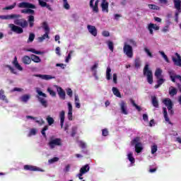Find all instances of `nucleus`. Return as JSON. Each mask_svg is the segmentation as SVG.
<instances>
[{
    "label": "nucleus",
    "instance_id": "obj_44",
    "mask_svg": "<svg viewBox=\"0 0 181 181\" xmlns=\"http://www.w3.org/2000/svg\"><path fill=\"white\" fill-rule=\"evenodd\" d=\"M100 2V1L97 0L95 2V5L93 7V11L95 12L96 13L98 12V3Z\"/></svg>",
    "mask_w": 181,
    "mask_h": 181
},
{
    "label": "nucleus",
    "instance_id": "obj_60",
    "mask_svg": "<svg viewBox=\"0 0 181 181\" xmlns=\"http://www.w3.org/2000/svg\"><path fill=\"white\" fill-rule=\"evenodd\" d=\"M8 68L13 73V74H18V71H16V69H13V67L8 66Z\"/></svg>",
    "mask_w": 181,
    "mask_h": 181
},
{
    "label": "nucleus",
    "instance_id": "obj_14",
    "mask_svg": "<svg viewBox=\"0 0 181 181\" xmlns=\"http://www.w3.org/2000/svg\"><path fill=\"white\" fill-rule=\"evenodd\" d=\"M169 74H170L171 81H173V83H175L176 81V79L179 80L181 82L180 75H176L174 71H169Z\"/></svg>",
    "mask_w": 181,
    "mask_h": 181
},
{
    "label": "nucleus",
    "instance_id": "obj_2",
    "mask_svg": "<svg viewBox=\"0 0 181 181\" xmlns=\"http://www.w3.org/2000/svg\"><path fill=\"white\" fill-rule=\"evenodd\" d=\"M63 145V141L60 138H56L54 136H52L49 138L48 146L50 149H54L56 146H62Z\"/></svg>",
    "mask_w": 181,
    "mask_h": 181
},
{
    "label": "nucleus",
    "instance_id": "obj_37",
    "mask_svg": "<svg viewBox=\"0 0 181 181\" xmlns=\"http://www.w3.org/2000/svg\"><path fill=\"white\" fill-rule=\"evenodd\" d=\"M28 22L30 25V28H33V25H35V17L33 16H28Z\"/></svg>",
    "mask_w": 181,
    "mask_h": 181
},
{
    "label": "nucleus",
    "instance_id": "obj_19",
    "mask_svg": "<svg viewBox=\"0 0 181 181\" xmlns=\"http://www.w3.org/2000/svg\"><path fill=\"white\" fill-rule=\"evenodd\" d=\"M24 169L25 170H31V171H34L36 172V170H37L38 172H43V170H40V168L36 167V166H33V165H24Z\"/></svg>",
    "mask_w": 181,
    "mask_h": 181
},
{
    "label": "nucleus",
    "instance_id": "obj_24",
    "mask_svg": "<svg viewBox=\"0 0 181 181\" xmlns=\"http://www.w3.org/2000/svg\"><path fill=\"white\" fill-rule=\"evenodd\" d=\"M26 119H31V121H35L37 124H40V125H42V124H45V121L41 119L40 120H37V117H33L32 116H26Z\"/></svg>",
    "mask_w": 181,
    "mask_h": 181
},
{
    "label": "nucleus",
    "instance_id": "obj_56",
    "mask_svg": "<svg viewBox=\"0 0 181 181\" xmlns=\"http://www.w3.org/2000/svg\"><path fill=\"white\" fill-rule=\"evenodd\" d=\"M33 40H35V35L33 33H30L28 42H33Z\"/></svg>",
    "mask_w": 181,
    "mask_h": 181
},
{
    "label": "nucleus",
    "instance_id": "obj_52",
    "mask_svg": "<svg viewBox=\"0 0 181 181\" xmlns=\"http://www.w3.org/2000/svg\"><path fill=\"white\" fill-rule=\"evenodd\" d=\"M27 52H31V53H35V54H42L40 51H36L35 49H28Z\"/></svg>",
    "mask_w": 181,
    "mask_h": 181
},
{
    "label": "nucleus",
    "instance_id": "obj_29",
    "mask_svg": "<svg viewBox=\"0 0 181 181\" xmlns=\"http://www.w3.org/2000/svg\"><path fill=\"white\" fill-rule=\"evenodd\" d=\"M22 62L24 64H30L32 63V59L29 56H24L22 59Z\"/></svg>",
    "mask_w": 181,
    "mask_h": 181
},
{
    "label": "nucleus",
    "instance_id": "obj_64",
    "mask_svg": "<svg viewBox=\"0 0 181 181\" xmlns=\"http://www.w3.org/2000/svg\"><path fill=\"white\" fill-rule=\"evenodd\" d=\"M112 78H113V82L115 83V84H117V74H113Z\"/></svg>",
    "mask_w": 181,
    "mask_h": 181
},
{
    "label": "nucleus",
    "instance_id": "obj_27",
    "mask_svg": "<svg viewBox=\"0 0 181 181\" xmlns=\"http://www.w3.org/2000/svg\"><path fill=\"white\" fill-rule=\"evenodd\" d=\"M0 100L2 101H4V103H8V99L6 98V96L5 95V91L4 90L1 89L0 90Z\"/></svg>",
    "mask_w": 181,
    "mask_h": 181
},
{
    "label": "nucleus",
    "instance_id": "obj_47",
    "mask_svg": "<svg viewBox=\"0 0 181 181\" xmlns=\"http://www.w3.org/2000/svg\"><path fill=\"white\" fill-rule=\"evenodd\" d=\"M47 122L49 125H52V124H53L54 123V119H53V117L47 116Z\"/></svg>",
    "mask_w": 181,
    "mask_h": 181
},
{
    "label": "nucleus",
    "instance_id": "obj_3",
    "mask_svg": "<svg viewBox=\"0 0 181 181\" xmlns=\"http://www.w3.org/2000/svg\"><path fill=\"white\" fill-rule=\"evenodd\" d=\"M139 137H136L131 141V145L132 146H135V151L136 153H141L142 151H144V146H142V144L139 142Z\"/></svg>",
    "mask_w": 181,
    "mask_h": 181
},
{
    "label": "nucleus",
    "instance_id": "obj_33",
    "mask_svg": "<svg viewBox=\"0 0 181 181\" xmlns=\"http://www.w3.org/2000/svg\"><path fill=\"white\" fill-rule=\"evenodd\" d=\"M31 60L34 62V63H40V62H42V59H40V57L35 54H31Z\"/></svg>",
    "mask_w": 181,
    "mask_h": 181
},
{
    "label": "nucleus",
    "instance_id": "obj_38",
    "mask_svg": "<svg viewBox=\"0 0 181 181\" xmlns=\"http://www.w3.org/2000/svg\"><path fill=\"white\" fill-rule=\"evenodd\" d=\"M106 78L107 80H111L112 76H111V68L107 67L106 70Z\"/></svg>",
    "mask_w": 181,
    "mask_h": 181
},
{
    "label": "nucleus",
    "instance_id": "obj_11",
    "mask_svg": "<svg viewBox=\"0 0 181 181\" xmlns=\"http://www.w3.org/2000/svg\"><path fill=\"white\" fill-rule=\"evenodd\" d=\"M8 28L11 29L12 32H15V33H18V35L23 33V29L19 26L15 25L14 24H9Z\"/></svg>",
    "mask_w": 181,
    "mask_h": 181
},
{
    "label": "nucleus",
    "instance_id": "obj_21",
    "mask_svg": "<svg viewBox=\"0 0 181 181\" xmlns=\"http://www.w3.org/2000/svg\"><path fill=\"white\" fill-rule=\"evenodd\" d=\"M127 159L131 163V166H134V163H135V158H134V153L129 151L127 152Z\"/></svg>",
    "mask_w": 181,
    "mask_h": 181
},
{
    "label": "nucleus",
    "instance_id": "obj_30",
    "mask_svg": "<svg viewBox=\"0 0 181 181\" xmlns=\"http://www.w3.org/2000/svg\"><path fill=\"white\" fill-rule=\"evenodd\" d=\"M169 94L171 95V97H173V95H176L177 94V89L176 88H174L173 86H170L169 88Z\"/></svg>",
    "mask_w": 181,
    "mask_h": 181
},
{
    "label": "nucleus",
    "instance_id": "obj_61",
    "mask_svg": "<svg viewBox=\"0 0 181 181\" xmlns=\"http://www.w3.org/2000/svg\"><path fill=\"white\" fill-rule=\"evenodd\" d=\"M66 94H67V95H69L70 97H73V90H71V88H68L66 90Z\"/></svg>",
    "mask_w": 181,
    "mask_h": 181
},
{
    "label": "nucleus",
    "instance_id": "obj_45",
    "mask_svg": "<svg viewBox=\"0 0 181 181\" xmlns=\"http://www.w3.org/2000/svg\"><path fill=\"white\" fill-rule=\"evenodd\" d=\"M148 8L153 9V11H159L160 8L155 4H148Z\"/></svg>",
    "mask_w": 181,
    "mask_h": 181
},
{
    "label": "nucleus",
    "instance_id": "obj_4",
    "mask_svg": "<svg viewBox=\"0 0 181 181\" xmlns=\"http://www.w3.org/2000/svg\"><path fill=\"white\" fill-rule=\"evenodd\" d=\"M144 74L147 77V81L149 84H152L153 83V76L152 74V71L149 69V65L146 64L144 69Z\"/></svg>",
    "mask_w": 181,
    "mask_h": 181
},
{
    "label": "nucleus",
    "instance_id": "obj_7",
    "mask_svg": "<svg viewBox=\"0 0 181 181\" xmlns=\"http://www.w3.org/2000/svg\"><path fill=\"white\" fill-rule=\"evenodd\" d=\"M90 170V165L88 164L86 165H83L79 171V173L76 175V177H78L80 180H83V175H86L88 172Z\"/></svg>",
    "mask_w": 181,
    "mask_h": 181
},
{
    "label": "nucleus",
    "instance_id": "obj_15",
    "mask_svg": "<svg viewBox=\"0 0 181 181\" xmlns=\"http://www.w3.org/2000/svg\"><path fill=\"white\" fill-rule=\"evenodd\" d=\"M97 69H98V62H95L94 64L90 67V70L95 80H98V76L97 75Z\"/></svg>",
    "mask_w": 181,
    "mask_h": 181
},
{
    "label": "nucleus",
    "instance_id": "obj_35",
    "mask_svg": "<svg viewBox=\"0 0 181 181\" xmlns=\"http://www.w3.org/2000/svg\"><path fill=\"white\" fill-rule=\"evenodd\" d=\"M163 110L165 121L170 124H172V122H170V120L169 119V117H168V112L166 111V107H163Z\"/></svg>",
    "mask_w": 181,
    "mask_h": 181
},
{
    "label": "nucleus",
    "instance_id": "obj_50",
    "mask_svg": "<svg viewBox=\"0 0 181 181\" xmlns=\"http://www.w3.org/2000/svg\"><path fill=\"white\" fill-rule=\"evenodd\" d=\"M135 67L136 69H139V67H141V59L139 58L136 59L135 60Z\"/></svg>",
    "mask_w": 181,
    "mask_h": 181
},
{
    "label": "nucleus",
    "instance_id": "obj_48",
    "mask_svg": "<svg viewBox=\"0 0 181 181\" xmlns=\"http://www.w3.org/2000/svg\"><path fill=\"white\" fill-rule=\"evenodd\" d=\"M131 103L133 105V107H135L136 110H137V111H141V107H139L138 105H136V103H135V101H134L133 100H131Z\"/></svg>",
    "mask_w": 181,
    "mask_h": 181
},
{
    "label": "nucleus",
    "instance_id": "obj_25",
    "mask_svg": "<svg viewBox=\"0 0 181 181\" xmlns=\"http://www.w3.org/2000/svg\"><path fill=\"white\" fill-rule=\"evenodd\" d=\"M174 6L178 12H181V0H173Z\"/></svg>",
    "mask_w": 181,
    "mask_h": 181
},
{
    "label": "nucleus",
    "instance_id": "obj_12",
    "mask_svg": "<svg viewBox=\"0 0 181 181\" xmlns=\"http://www.w3.org/2000/svg\"><path fill=\"white\" fill-rule=\"evenodd\" d=\"M159 26L156 24L151 23L148 25V30L150 35H153V30H159Z\"/></svg>",
    "mask_w": 181,
    "mask_h": 181
},
{
    "label": "nucleus",
    "instance_id": "obj_34",
    "mask_svg": "<svg viewBox=\"0 0 181 181\" xmlns=\"http://www.w3.org/2000/svg\"><path fill=\"white\" fill-rule=\"evenodd\" d=\"M62 6L64 9L69 11L70 9V4L67 0H62Z\"/></svg>",
    "mask_w": 181,
    "mask_h": 181
},
{
    "label": "nucleus",
    "instance_id": "obj_41",
    "mask_svg": "<svg viewBox=\"0 0 181 181\" xmlns=\"http://www.w3.org/2000/svg\"><path fill=\"white\" fill-rule=\"evenodd\" d=\"M155 76L156 77H157V78H160V76H162V69L158 68L156 70Z\"/></svg>",
    "mask_w": 181,
    "mask_h": 181
},
{
    "label": "nucleus",
    "instance_id": "obj_53",
    "mask_svg": "<svg viewBox=\"0 0 181 181\" xmlns=\"http://www.w3.org/2000/svg\"><path fill=\"white\" fill-rule=\"evenodd\" d=\"M48 129H49V127L45 126V127L42 129L41 132L42 135H43L45 138H46V131H47Z\"/></svg>",
    "mask_w": 181,
    "mask_h": 181
},
{
    "label": "nucleus",
    "instance_id": "obj_16",
    "mask_svg": "<svg viewBox=\"0 0 181 181\" xmlns=\"http://www.w3.org/2000/svg\"><path fill=\"white\" fill-rule=\"evenodd\" d=\"M67 105H68V119H69V121H72L73 120V105L70 102L67 103Z\"/></svg>",
    "mask_w": 181,
    "mask_h": 181
},
{
    "label": "nucleus",
    "instance_id": "obj_32",
    "mask_svg": "<svg viewBox=\"0 0 181 181\" xmlns=\"http://www.w3.org/2000/svg\"><path fill=\"white\" fill-rule=\"evenodd\" d=\"M112 90L114 95H115L116 97H118L119 98H121V93H119V90H118V88H117L116 87H113L112 88Z\"/></svg>",
    "mask_w": 181,
    "mask_h": 181
},
{
    "label": "nucleus",
    "instance_id": "obj_49",
    "mask_svg": "<svg viewBox=\"0 0 181 181\" xmlns=\"http://www.w3.org/2000/svg\"><path fill=\"white\" fill-rule=\"evenodd\" d=\"M47 91H48V93L50 95H52V97H56V92H54L53 89H52V88H48Z\"/></svg>",
    "mask_w": 181,
    "mask_h": 181
},
{
    "label": "nucleus",
    "instance_id": "obj_36",
    "mask_svg": "<svg viewBox=\"0 0 181 181\" xmlns=\"http://www.w3.org/2000/svg\"><path fill=\"white\" fill-rule=\"evenodd\" d=\"M38 100L42 104V107H45V108H46L47 107V101L46 100L45 98H42L41 97H38Z\"/></svg>",
    "mask_w": 181,
    "mask_h": 181
},
{
    "label": "nucleus",
    "instance_id": "obj_9",
    "mask_svg": "<svg viewBox=\"0 0 181 181\" xmlns=\"http://www.w3.org/2000/svg\"><path fill=\"white\" fill-rule=\"evenodd\" d=\"M21 15L19 14H10L6 16H0V19L3 21H11V19H19Z\"/></svg>",
    "mask_w": 181,
    "mask_h": 181
},
{
    "label": "nucleus",
    "instance_id": "obj_1",
    "mask_svg": "<svg viewBox=\"0 0 181 181\" xmlns=\"http://www.w3.org/2000/svg\"><path fill=\"white\" fill-rule=\"evenodd\" d=\"M136 47V41L133 39H129L127 42H124L123 46V53L128 57L129 59H132L134 57V49L132 48Z\"/></svg>",
    "mask_w": 181,
    "mask_h": 181
},
{
    "label": "nucleus",
    "instance_id": "obj_55",
    "mask_svg": "<svg viewBox=\"0 0 181 181\" xmlns=\"http://www.w3.org/2000/svg\"><path fill=\"white\" fill-rule=\"evenodd\" d=\"M49 163H54V162H59V158L54 157L48 160Z\"/></svg>",
    "mask_w": 181,
    "mask_h": 181
},
{
    "label": "nucleus",
    "instance_id": "obj_62",
    "mask_svg": "<svg viewBox=\"0 0 181 181\" xmlns=\"http://www.w3.org/2000/svg\"><path fill=\"white\" fill-rule=\"evenodd\" d=\"M76 132H77V127H72L71 136H74V135H76Z\"/></svg>",
    "mask_w": 181,
    "mask_h": 181
},
{
    "label": "nucleus",
    "instance_id": "obj_63",
    "mask_svg": "<svg viewBox=\"0 0 181 181\" xmlns=\"http://www.w3.org/2000/svg\"><path fill=\"white\" fill-rule=\"evenodd\" d=\"M14 19V23L15 25H18L20 26L21 22L22 21V19H18V18H13Z\"/></svg>",
    "mask_w": 181,
    "mask_h": 181
},
{
    "label": "nucleus",
    "instance_id": "obj_46",
    "mask_svg": "<svg viewBox=\"0 0 181 181\" xmlns=\"http://www.w3.org/2000/svg\"><path fill=\"white\" fill-rule=\"evenodd\" d=\"M20 26H21V28H26L28 26V21H26V20L21 19Z\"/></svg>",
    "mask_w": 181,
    "mask_h": 181
},
{
    "label": "nucleus",
    "instance_id": "obj_5",
    "mask_svg": "<svg viewBox=\"0 0 181 181\" xmlns=\"http://www.w3.org/2000/svg\"><path fill=\"white\" fill-rule=\"evenodd\" d=\"M42 28L45 31V33L42 36L38 37L39 42H43L45 39H50V37H49V33H50V28H49V25H47V23L44 22L42 23Z\"/></svg>",
    "mask_w": 181,
    "mask_h": 181
},
{
    "label": "nucleus",
    "instance_id": "obj_26",
    "mask_svg": "<svg viewBox=\"0 0 181 181\" xmlns=\"http://www.w3.org/2000/svg\"><path fill=\"white\" fill-rule=\"evenodd\" d=\"M64 115L65 112L64 110H62L59 112V118H60V122H61V128H63V125L64 124Z\"/></svg>",
    "mask_w": 181,
    "mask_h": 181
},
{
    "label": "nucleus",
    "instance_id": "obj_6",
    "mask_svg": "<svg viewBox=\"0 0 181 181\" xmlns=\"http://www.w3.org/2000/svg\"><path fill=\"white\" fill-rule=\"evenodd\" d=\"M119 105L120 107V112L123 114L124 115H128L129 114V110H128V105H127V103L125 101L122 100Z\"/></svg>",
    "mask_w": 181,
    "mask_h": 181
},
{
    "label": "nucleus",
    "instance_id": "obj_20",
    "mask_svg": "<svg viewBox=\"0 0 181 181\" xmlns=\"http://www.w3.org/2000/svg\"><path fill=\"white\" fill-rule=\"evenodd\" d=\"M35 76V77H39V78H41L42 80H52L53 78H55V77L52 76V75L36 74Z\"/></svg>",
    "mask_w": 181,
    "mask_h": 181
},
{
    "label": "nucleus",
    "instance_id": "obj_8",
    "mask_svg": "<svg viewBox=\"0 0 181 181\" xmlns=\"http://www.w3.org/2000/svg\"><path fill=\"white\" fill-rule=\"evenodd\" d=\"M163 103L167 107L168 112L173 114V110H172L173 108V103H172V100L170 98H165L163 100Z\"/></svg>",
    "mask_w": 181,
    "mask_h": 181
},
{
    "label": "nucleus",
    "instance_id": "obj_39",
    "mask_svg": "<svg viewBox=\"0 0 181 181\" xmlns=\"http://www.w3.org/2000/svg\"><path fill=\"white\" fill-rule=\"evenodd\" d=\"M36 93H37V94H38V95H40V97H43L44 98H46L47 97L45 93H43V92H42V90H40V88H36Z\"/></svg>",
    "mask_w": 181,
    "mask_h": 181
},
{
    "label": "nucleus",
    "instance_id": "obj_17",
    "mask_svg": "<svg viewBox=\"0 0 181 181\" xmlns=\"http://www.w3.org/2000/svg\"><path fill=\"white\" fill-rule=\"evenodd\" d=\"M102 12H105L106 13H108V6L109 4L107 0H102L101 4H100Z\"/></svg>",
    "mask_w": 181,
    "mask_h": 181
},
{
    "label": "nucleus",
    "instance_id": "obj_54",
    "mask_svg": "<svg viewBox=\"0 0 181 181\" xmlns=\"http://www.w3.org/2000/svg\"><path fill=\"white\" fill-rule=\"evenodd\" d=\"M78 146L82 148V149H84V148H86L87 145L86 144V143H84L83 141H78Z\"/></svg>",
    "mask_w": 181,
    "mask_h": 181
},
{
    "label": "nucleus",
    "instance_id": "obj_13",
    "mask_svg": "<svg viewBox=\"0 0 181 181\" xmlns=\"http://www.w3.org/2000/svg\"><path fill=\"white\" fill-rule=\"evenodd\" d=\"M18 8H30V9H35L36 6L28 2H21L18 4Z\"/></svg>",
    "mask_w": 181,
    "mask_h": 181
},
{
    "label": "nucleus",
    "instance_id": "obj_31",
    "mask_svg": "<svg viewBox=\"0 0 181 181\" xmlns=\"http://www.w3.org/2000/svg\"><path fill=\"white\" fill-rule=\"evenodd\" d=\"M151 101H152L153 105L156 108H158V107H159V103H158V99L156 98V96H152V97H151Z\"/></svg>",
    "mask_w": 181,
    "mask_h": 181
},
{
    "label": "nucleus",
    "instance_id": "obj_10",
    "mask_svg": "<svg viewBox=\"0 0 181 181\" xmlns=\"http://www.w3.org/2000/svg\"><path fill=\"white\" fill-rule=\"evenodd\" d=\"M172 59L175 66L181 67V57L179 53L176 52L175 55L172 57Z\"/></svg>",
    "mask_w": 181,
    "mask_h": 181
},
{
    "label": "nucleus",
    "instance_id": "obj_28",
    "mask_svg": "<svg viewBox=\"0 0 181 181\" xmlns=\"http://www.w3.org/2000/svg\"><path fill=\"white\" fill-rule=\"evenodd\" d=\"M30 100V95L25 94L20 98V101L22 103H28Z\"/></svg>",
    "mask_w": 181,
    "mask_h": 181
},
{
    "label": "nucleus",
    "instance_id": "obj_40",
    "mask_svg": "<svg viewBox=\"0 0 181 181\" xmlns=\"http://www.w3.org/2000/svg\"><path fill=\"white\" fill-rule=\"evenodd\" d=\"M144 50L145 53H146V54L148 57H151V59H152V57H153V54H152V52H151V50L148 49V47H145L144 48Z\"/></svg>",
    "mask_w": 181,
    "mask_h": 181
},
{
    "label": "nucleus",
    "instance_id": "obj_42",
    "mask_svg": "<svg viewBox=\"0 0 181 181\" xmlns=\"http://www.w3.org/2000/svg\"><path fill=\"white\" fill-rule=\"evenodd\" d=\"M37 134V129H31L30 130L29 134H28V136H33Z\"/></svg>",
    "mask_w": 181,
    "mask_h": 181
},
{
    "label": "nucleus",
    "instance_id": "obj_43",
    "mask_svg": "<svg viewBox=\"0 0 181 181\" xmlns=\"http://www.w3.org/2000/svg\"><path fill=\"white\" fill-rule=\"evenodd\" d=\"M107 45L108 46V49H110V51L114 52V42L112 41H107Z\"/></svg>",
    "mask_w": 181,
    "mask_h": 181
},
{
    "label": "nucleus",
    "instance_id": "obj_59",
    "mask_svg": "<svg viewBox=\"0 0 181 181\" xmlns=\"http://www.w3.org/2000/svg\"><path fill=\"white\" fill-rule=\"evenodd\" d=\"M64 173H67L70 172V165H66L65 168H64Z\"/></svg>",
    "mask_w": 181,
    "mask_h": 181
},
{
    "label": "nucleus",
    "instance_id": "obj_18",
    "mask_svg": "<svg viewBox=\"0 0 181 181\" xmlns=\"http://www.w3.org/2000/svg\"><path fill=\"white\" fill-rule=\"evenodd\" d=\"M54 87L57 88V91L59 97L62 100H65L66 99V92H64V90L61 87H59L57 86H55Z\"/></svg>",
    "mask_w": 181,
    "mask_h": 181
},
{
    "label": "nucleus",
    "instance_id": "obj_57",
    "mask_svg": "<svg viewBox=\"0 0 181 181\" xmlns=\"http://www.w3.org/2000/svg\"><path fill=\"white\" fill-rule=\"evenodd\" d=\"M16 6V3H13V4H12L11 6H6L4 9L8 11V10L13 9V8H15Z\"/></svg>",
    "mask_w": 181,
    "mask_h": 181
},
{
    "label": "nucleus",
    "instance_id": "obj_22",
    "mask_svg": "<svg viewBox=\"0 0 181 181\" xmlns=\"http://www.w3.org/2000/svg\"><path fill=\"white\" fill-rule=\"evenodd\" d=\"M88 30L93 36H97V28L95 26L88 25L87 26Z\"/></svg>",
    "mask_w": 181,
    "mask_h": 181
},
{
    "label": "nucleus",
    "instance_id": "obj_58",
    "mask_svg": "<svg viewBox=\"0 0 181 181\" xmlns=\"http://www.w3.org/2000/svg\"><path fill=\"white\" fill-rule=\"evenodd\" d=\"M38 1L40 6H42L43 8H45V6H47V3H46L45 1H43L42 0H38Z\"/></svg>",
    "mask_w": 181,
    "mask_h": 181
},
{
    "label": "nucleus",
    "instance_id": "obj_51",
    "mask_svg": "<svg viewBox=\"0 0 181 181\" xmlns=\"http://www.w3.org/2000/svg\"><path fill=\"white\" fill-rule=\"evenodd\" d=\"M158 151V146L156 145H153L151 146V153L152 155L156 153V152Z\"/></svg>",
    "mask_w": 181,
    "mask_h": 181
},
{
    "label": "nucleus",
    "instance_id": "obj_23",
    "mask_svg": "<svg viewBox=\"0 0 181 181\" xmlns=\"http://www.w3.org/2000/svg\"><path fill=\"white\" fill-rule=\"evenodd\" d=\"M13 64L17 70H19V71H22L23 70V68L21 64H19V62H18V58L16 57H14V59L13 61Z\"/></svg>",
    "mask_w": 181,
    "mask_h": 181
}]
</instances>
